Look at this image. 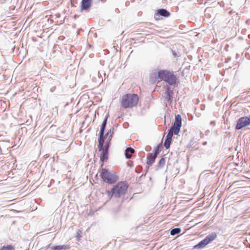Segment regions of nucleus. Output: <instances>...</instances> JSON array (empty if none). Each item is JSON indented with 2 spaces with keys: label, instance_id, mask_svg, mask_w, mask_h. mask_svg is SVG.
Instances as JSON below:
<instances>
[{
  "label": "nucleus",
  "instance_id": "obj_1",
  "mask_svg": "<svg viewBox=\"0 0 250 250\" xmlns=\"http://www.w3.org/2000/svg\"><path fill=\"white\" fill-rule=\"evenodd\" d=\"M152 75H154L158 79L163 80L171 85L175 84L177 80L173 73L167 70H160L158 74L153 73Z\"/></svg>",
  "mask_w": 250,
  "mask_h": 250
},
{
  "label": "nucleus",
  "instance_id": "obj_2",
  "mask_svg": "<svg viewBox=\"0 0 250 250\" xmlns=\"http://www.w3.org/2000/svg\"><path fill=\"white\" fill-rule=\"evenodd\" d=\"M139 98L135 94H126L123 96L121 99V104L125 108H132L137 105Z\"/></svg>",
  "mask_w": 250,
  "mask_h": 250
},
{
  "label": "nucleus",
  "instance_id": "obj_3",
  "mask_svg": "<svg viewBox=\"0 0 250 250\" xmlns=\"http://www.w3.org/2000/svg\"><path fill=\"white\" fill-rule=\"evenodd\" d=\"M127 188L128 185L126 183L119 182L111 189L108 195H110L111 194V197L119 198L125 193Z\"/></svg>",
  "mask_w": 250,
  "mask_h": 250
},
{
  "label": "nucleus",
  "instance_id": "obj_4",
  "mask_svg": "<svg viewBox=\"0 0 250 250\" xmlns=\"http://www.w3.org/2000/svg\"><path fill=\"white\" fill-rule=\"evenodd\" d=\"M182 126V118L180 115L178 114L175 116L173 125L170 128L166 138L172 140L173 134L177 135L180 130Z\"/></svg>",
  "mask_w": 250,
  "mask_h": 250
},
{
  "label": "nucleus",
  "instance_id": "obj_5",
  "mask_svg": "<svg viewBox=\"0 0 250 250\" xmlns=\"http://www.w3.org/2000/svg\"><path fill=\"white\" fill-rule=\"evenodd\" d=\"M100 175L104 182L112 184L118 180V177L115 173L109 171L105 168H103Z\"/></svg>",
  "mask_w": 250,
  "mask_h": 250
},
{
  "label": "nucleus",
  "instance_id": "obj_6",
  "mask_svg": "<svg viewBox=\"0 0 250 250\" xmlns=\"http://www.w3.org/2000/svg\"><path fill=\"white\" fill-rule=\"evenodd\" d=\"M217 237L216 234L212 233L207 235L205 239L201 241L198 244L194 246V249L201 250L205 247L206 245L214 240Z\"/></svg>",
  "mask_w": 250,
  "mask_h": 250
},
{
  "label": "nucleus",
  "instance_id": "obj_7",
  "mask_svg": "<svg viewBox=\"0 0 250 250\" xmlns=\"http://www.w3.org/2000/svg\"><path fill=\"white\" fill-rule=\"evenodd\" d=\"M250 125V116H245L239 118L235 126V129L240 130L243 127Z\"/></svg>",
  "mask_w": 250,
  "mask_h": 250
},
{
  "label": "nucleus",
  "instance_id": "obj_8",
  "mask_svg": "<svg viewBox=\"0 0 250 250\" xmlns=\"http://www.w3.org/2000/svg\"><path fill=\"white\" fill-rule=\"evenodd\" d=\"M107 117L108 115H107L106 117L103 121V123L101 126L100 131L99 133V138L98 139V142H99L100 147H101L103 146V144L104 141V135L107 124Z\"/></svg>",
  "mask_w": 250,
  "mask_h": 250
},
{
  "label": "nucleus",
  "instance_id": "obj_9",
  "mask_svg": "<svg viewBox=\"0 0 250 250\" xmlns=\"http://www.w3.org/2000/svg\"><path fill=\"white\" fill-rule=\"evenodd\" d=\"M159 153V147L157 146L154 150V153H149L147 155V164L151 166L155 162V160Z\"/></svg>",
  "mask_w": 250,
  "mask_h": 250
},
{
  "label": "nucleus",
  "instance_id": "obj_10",
  "mask_svg": "<svg viewBox=\"0 0 250 250\" xmlns=\"http://www.w3.org/2000/svg\"><path fill=\"white\" fill-rule=\"evenodd\" d=\"M173 94V92L170 87H167L166 88L164 97L166 106L167 104H171Z\"/></svg>",
  "mask_w": 250,
  "mask_h": 250
},
{
  "label": "nucleus",
  "instance_id": "obj_11",
  "mask_svg": "<svg viewBox=\"0 0 250 250\" xmlns=\"http://www.w3.org/2000/svg\"><path fill=\"white\" fill-rule=\"evenodd\" d=\"M92 0H82L81 2V10H88L90 7Z\"/></svg>",
  "mask_w": 250,
  "mask_h": 250
},
{
  "label": "nucleus",
  "instance_id": "obj_12",
  "mask_svg": "<svg viewBox=\"0 0 250 250\" xmlns=\"http://www.w3.org/2000/svg\"><path fill=\"white\" fill-rule=\"evenodd\" d=\"M159 15L164 17H168L170 15V13L166 9H160L157 10V13L155 15V17Z\"/></svg>",
  "mask_w": 250,
  "mask_h": 250
},
{
  "label": "nucleus",
  "instance_id": "obj_13",
  "mask_svg": "<svg viewBox=\"0 0 250 250\" xmlns=\"http://www.w3.org/2000/svg\"><path fill=\"white\" fill-rule=\"evenodd\" d=\"M134 152H135V150L133 148H132L130 147H127L125 150V157L127 159L131 158V157L132 156V154L133 153H134Z\"/></svg>",
  "mask_w": 250,
  "mask_h": 250
},
{
  "label": "nucleus",
  "instance_id": "obj_14",
  "mask_svg": "<svg viewBox=\"0 0 250 250\" xmlns=\"http://www.w3.org/2000/svg\"><path fill=\"white\" fill-rule=\"evenodd\" d=\"M102 152L100 155V161L102 162L106 161L108 159V151L105 150H102Z\"/></svg>",
  "mask_w": 250,
  "mask_h": 250
},
{
  "label": "nucleus",
  "instance_id": "obj_15",
  "mask_svg": "<svg viewBox=\"0 0 250 250\" xmlns=\"http://www.w3.org/2000/svg\"><path fill=\"white\" fill-rule=\"evenodd\" d=\"M70 248L68 245H59L52 247L51 249L52 250H68Z\"/></svg>",
  "mask_w": 250,
  "mask_h": 250
},
{
  "label": "nucleus",
  "instance_id": "obj_16",
  "mask_svg": "<svg viewBox=\"0 0 250 250\" xmlns=\"http://www.w3.org/2000/svg\"><path fill=\"white\" fill-rule=\"evenodd\" d=\"M104 142L103 143V146L101 147L99 146V144L98 145V148L99 151H101V150L108 151V148H109V143L108 142H106L104 146Z\"/></svg>",
  "mask_w": 250,
  "mask_h": 250
},
{
  "label": "nucleus",
  "instance_id": "obj_17",
  "mask_svg": "<svg viewBox=\"0 0 250 250\" xmlns=\"http://www.w3.org/2000/svg\"><path fill=\"white\" fill-rule=\"evenodd\" d=\"M181 231V229L179 228H176L173 229L170 231V234L171 235H175L176 234H179Z\"/></svg>",
  "mask_w": 250,
  "mask_h": 250
},
{
  "label": "nucleus",
  "instance_id": "obj_18",
  "mask_svg": "<svg viewBox=\"0 0 250 250\" xmlns=\"http://www.w3.org/2000/svg\"><path fill=\"white\" fill-rule=\"evenodd\" d=\"M171 140H172L166 138L164 146L166 149H168L169 148L170 144L171 143Z\"/></svg>",
  "mask_w": 250,
  "mask_h": 250
},
{
  "label": "nucleus",
  "instance_id": "obj_19",
  "mask_svg": "<svg viewBox=\"0 0 250 250\" xmlns=\"http://www.w3.org/2000/svg\"><path fill=\"white\" fill-rule=\"evenodd\" d=\"M14 248L11 245L4 246L0 249V250H13Z\"/></svg>",
  "mask_w": 250,
  "mask_h": 250
},
{
  "label": "nucleus",
  "instance_id": "obj_20",
  "mask_svg": "<svg viewBox=\"0 0 250 250\" xmlns=\"http://www.w3.org/2000/svg\"><path fill=\"white\" fill-rule=\"evenodd\" d=\"M165 164V160L164 158L163 157L160 160V161L158 163V168L163 167L164 166Z\"/></svg>",
  "mask_w": 250,
  "mask_h": 250
},
{
  "label": "nucleus",
  "instance_id": "obj_21",
  "mask_svg": "<svg viewBox=\"0 0 250 250\" xmlns=\"http://www.w3.org/2000/svg\"><path fill=\"white\" fill-rule=\"evenodd\" d=\"M111 133V129H110L108 131V132L106 133L105 136V137L106 138H107L109 136V138H108L109 141L111 140V137H112Z\"/></svg>",
  "mask_w": 250,
  "mask_h": 250
},
{
  "label": "nucleus",
  "instance_id": "obj_22",
  "mask_svg": "<svg viewBox=\"0 0 250 250\" xmlns=\"http://www.w3.org/2000/svg\"><path fill=\"white\" fill-rule=\"evenodd\" d=\"M82 231L80 229H79L77 232L76 235V237L77 238L78 240H79L80 238L82 237L81 234L82 233Z\"/></svg>",
  "mask_w": 250,
  "mask_h": 250
},
{
  "label": "nucleus",
  "instance_id": "obj_23",
  "mask_svg": "<svg viewBox=\"0 0 250 250\" xmlns=\"http://www.w3.org/2000/svg\"><path fill=\"white\" fill-rule=\"evenodd\" d=\"M173 55L174 56H176V53H174V52H173Z\"/></svg>",
  "mask_w": 250,
  "mask_h": 250
},
{
  "label": "nucleus",
  "instance_id": "obj_24",
  "mask_svg": "<svg viewBox=\"0 0 250 250\" xmlns=\"http://www.w3.org/2000/svg\"><path fill=\"white\" fill-rule=\"evenodd\" d=\"M105 0H97V1H104Z\"/></svg>",
  "mask_w": 250,
  "mask_h": 250
}]
</instances>
